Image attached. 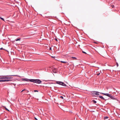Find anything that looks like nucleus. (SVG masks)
Returning a JSON list of instances; mask_svg holds the SVG:
<instances>
[{
  "instance_id": "nucleus-30",
  "label": "nucleus",
  "mask_w": 120,
  "mask_h": 120,
  "mask_svg": "<svg viewBox=\"0 0 120 120\" xmlns=\"http://www.w3.org/2000/svg\"><path fill=\"white\" fill-rule=\"evenodd\" d=\"M100 74V73H98V74H97V75H98Z\"/></svg>"
},
{
  "instance_id": "nucleus-19",
  "label": "nucleus",
  "mask_w": 120,
  "mask_h": 120,
  "mask_svg": "<svg viewBox=\"0 0 120 120\" xmlns=\"http://www.w3.org/2000/svg\"><path fill=\"white\" fill-rule=\"evenodd\" d=\"M5 80L6 81V82H8L9 81H11V80Z\"/></svg>"
},
{
  "instance_id": "nucleus-17",
  "label": "nucleus",
  "mask_w": 120,
  "mask_h": 120,
  "mask_svg": "<svg viewBox=\"0 0 120 120\" xmlns=\"http://www.w3.org/2000/svg\"><path fill=\"white\" fill-rule=\"evenodd\" d=\"M108 118V117L107 116H105L104 117V119H107Z\"/></svg>"
},
{
  "instance_id": "nucleus-8",
  "label": "nucleus",
  "mask_w": 120,
  "mask_h": 120,
  "mask_svg": "<svg viewBox=\"0 0 120 120\" xmlns=\"http://www.w3.org/2000/svg\"><path fill=\"white\" fill-rule=\"evenodd\" d=\"M57 71V70L56 68H54L52 70V71L54 73H56Z\"/></svg>"
},
{
  "instance_id": "nucleus-31",
  "label": "nucleus",
  "mask_w": 120,
  "mask_h": 120,
  "mask_svg": "<svg viewBox=\"0 0 120 120\" xmlns=\"http://www.w3.org/2000/svg\"><path fill=\"white\" fill-rule=\"evenodd\" d=\"M55 40H56V41H57V39L56 38V39H55Z\"/></svg>"
},
{
  "instance_id": "nucleus-9",
  "label": "nucleus",
  "mask_w": 120,
  "mask_h": 120,
  "mask_svg": "<svg viewBox=\"0 0 120 120\" xmlns=\"http://www.w3.org/2000/svg\"><path fill=\"white\" fill-rule=\"evenodd\" d=\"M21 39L20 38H19L15 40V41H20Z\"/></svg>"
},
{
  "instance_id": "nucleus-6",
  "label": "nucleus",
  "mask_w": 120,
  "mask_h": 120,
  "mask_svg": "<svg viewBox=\"0 0 120 120\" xmlns=\"http://www.w3.org/2000/svg\"><path fill=\"white\" fill-rule=\"evenodd\" d=\"M22 81H25L27 82L29 81V79L27 78H22L21 80Z\"/></svg>"
},
{
  "instance_id": "nucleus-3",
  "label": "nucleus",
  "mask_w": 120,
  "mask_h": 120,
  "mask_svg": "<svg viewBox=\"0 0 120 120\" xmlns=\"http://www.w3.org/2000/svg\"><path fill=\"white\" fill-rule=\"evenodd\" d=\"M41 81L38 79H36L35 82L38 84H40L41 83Z\"/></svg>"
},
{
  "instance_id": "nucleus-18",
  "label": "nucleus",
  "mask_w": 120,
  "mask_h": 120,
  "mask_svg": "<svg viewBox=\"0 0 120 120\" xmlns=\"http://www.w3.org/2000/svg\"><path fill=\"white\" fill-rule=\"evenodd\" d=\"M0 19L4 21V19H3V18H2V17H0Z\"/></svg>"
},
{
  "instance_id": "nucleus-10",
  "label": "nucleus",
  "mask_w": 120,
  "mask_h": 120,
  "mask_svg": "<svg viewBox=\"0 0 120 120\" xmlns=\"http://www.w3.org/2000/svg\"><path fill=\"white\" fill-rule=\"evenodd\" d=\"M99 97L101 99H102L103 100H105V98L102 96H99Z\"/></svg>"
},
{
  "instance_id": "nucleus-4",
  "label": "nucleus",
  "mask_w": 120,
  "mask_h": 120,
  "mask_svg": "<svg viewBox=\"0 0 120 120\" xmlns=\"http://www.w3.org/2000/svg\"><path fill=\"white\" fill-rule=\"evenodd\" d=\"M92 93L93 94H95L96 95H99V93H100L98 91H94L92 92Z\"/></svg>"
},
{
  "instance_id": "nucleus-34",
  "label": "nucleus",
  "mask_w": 120,
  "mask_h": 120,
  "mask_svg": "<svg viewBox=\"0 0 120 120\" xmlns=\"http://www.w3.org/2000/svg\"><path fill=\"white\" fill-rule=\"evenodd\" d=\"M27 92H29V91H27Z\"/></svg>"
},
{
  "instance_id": "nucleus-5",
  "label": "nucleus",
  "mask_w": 120,
  "mask_h": 120,
  "mask_svg": "<svg viewBox=\"0 0 120 120\" xmlns=\"http://www.w3.org/2000/svg\"><path fill=\"white\" fill-rule=\"evenodd\" d=\"M5 79H10L12 78L10 76H8V75L5 76Z\"/></svg>"
},
{
  "instance_id": "nucleus-25",
  "label": "nucleus",
  "mask_w": 120,
  "mask_h": 120,
  "mask_svg": "<svg viewBox=\"0 0 120 120\" xmlns=\"http://www.w3.org/2000/svg\"><path fill=\"white\" fill-rule=\"evenodd\" d=\"M51 57H52V58H55V56H52Z\"/></svg>"
},
{
  "instance_id": "nucleus-22",
  "label": "nucleus",
  "mask_w": 120,
  "mask_h": 120,
  "mask_svg": "<svg viewBox=\"0 0 120 120\" xmlns=\"http://www.w3.org/2000/svg\"><path fill=\"white\" fill-rule=\"evenodd\" d=\"M34 92H38V91L37 90H34Z\"/></svg>"
},
{
  "instance_id": "nucleus-33",
  "label": "nucleus",
  "mask_w": 120,
  "mask_h": 120,
  "mask_svg": "<svg viewBox=\"0 0 120 120\" xmlns=\"http://www.w3.org/2000/svg\"><path fill=\"white\" fill-rule=\"evenodd\" d=\"M11 76H15V75H12Z\"/></svg>"
},
{
  "instance_id": "nucleus-13",
  "label": "nucleus",
  "mask_w": 120,
  "mask_h": 120,
  "mask_svg": "<svg viewBox=\"0 0 120 120\" xmlns=\"http://www.w3.org/2000/svg\"><path fill=\"white\" fill-rule=\"evenodd\" d=\"M5 80H0V82H6Z\"/></svg>"
},
{
  "instance_id": "nucleus-1",
  "label": "nucleus",
  "mask_w": 120,
  "mask_h": 120,
  "mask_svg": "<svg viewBox=\"0 0 120 120\" xmlns=\"http://www.w3.org/2000/svg\"><path fill=\"white\" fill-rule=\"evenodd\" d=\"M101 93L105 95L106 96H108L109 97H110L112 99H114V98L111 95V94H109L108 93Z\"/></svg>"
},
{
  "instance_id": "nucleus-11",
  "label": "nucleus",
  "mask_w": 120,
  "mask_h": 120,
  "mask_svg": "<svg viewBox=\"0 0 120 120\" xmlns=\"http://www.w3.org/2000/svg\"><path fill=\"white\" fill-rule=\"evenodd\" d=\"M0 79H5V76L1 77H0Z\"/></svg>"
},
{
  "instance_id": "nucleus-12",
  "label": "nucleus",
  "mask_w": 120,
  "mask_h": 120,
  "mask_svg": "<svg viewBox=\"0 0 120 120\" xmlns=\"http://www.w3.org/2000/svg\"><path fill=\"white\" fill-rule=\"evenodd\" d=\"M71 58L72 59H73L74 60H77V58H76L75 57H72Z\"/></svg>"
},
{
  "instance_id": "nucleus-27",
  "label": "nucleus",
  "mask_w": 120,
  "mask_h": 120,
  "mask_svg": "<svg viewBox=\"0 0 120 120\" xmlns=\"http://www.w3.org/2000/svg\"><path fill=\"white\" fill-rule=\"evenodd\" d=\"M51 47L50 48H49V50H51Z\"/></svg>"
},
{
  "instance_id": "nucleus-28",
  "label": "nucleus",
  "mask_w": 120,
  "mask_h": 120,
  "mask_svg": "<svg viewBox=\"0 0 120 120\" xmlns=\"http://www.w3.org/2000/svg\"><path fill=\"white\" fill-rule=\"evenodd\" d=\"M34 118L36 120H38L37 119L36 117H34Z\"/></svg>"
},
{
  "instance_id": "nucleus-16",
  "label": "nucleus",
  "mask_w": 120,
  "mask_h": 120,
  "mask_svg": "<svg viewBox=\"0 0 120 120\" xmlns=\"http://www.w3.org/2000/svg\"><path fill=\"white\" fill-rule=\"evenodd\" d=\"M92 101L94 103H96V101L94 100H92Z\"/></svg>"
},
{
  "instance_id": "nucleus-32",
  "label": "nucleus",
  "mask_w": 120,
  "mask_h": 120,
  "mask_svg": "<svg viewBox=\"0 0 120 120\" xmlns=\"http://www.w3.org/2000/svg\"><path fill=\"white\" fill-rule=\"evenodd\" d=\"M117 67H118V64L117 63Z\"/></svg>"
},
{
  "instance_id": "nucleus-23",
  "label": "nucleus",
  "mask_w": 120,
  "mask_h": 120,
  "mask_svg": "<svg viewBox=\"0 0 120 120\" xmlns=\"http://www.w3.org/2000/svg\"><path fill=\"white\" fill-rule=\"evenodd\" d=\"M82 52L86 54V53L84 51H82Z\"/></svg>"
},
{
  "instance_id": "nucleus-21",
  "label": "nucleus",
  "mask_w": 120,
  "mask_h": 120,
  "mask_svg": "<svg viewBox=\"0 0 120 120\" xmlns=\"http://www.w3.org/2000/svg\"><path fill=\"white\" fill-rule=\"evenodd\" d=\"M60 98H61V99H64L63 97L62 96H61L60 97Z\"/></svg>"
},
{
  "instance_id": "nucleus-26",
  "label": "nucleus",
  "mask_w": 120,
  "mask_h": 120,
  "mask_svg": "<svg viewBox=\"0 0 120 120\" xmlns=\"http://www.w3.org/2000/svg\"><path fill=\"white\" fill-rule=\"evenodd\" d=\"M13 85H15V84H14V83H13Z\"/></svg>"
},
{
  "instance_id": "nucleus-29",
  "label": "nucleus",
  "mask_w": 120,
  "mask_h": 120,
  "mask_svg": "<svg viewBox=\"0 0 120 120\" xmlns=\"http://www.w3.org/2000/svg\"><path fill=\"white\" fill-rule=\"evenodd\" d=\"M2 49H3V48H0V50H2Z\"/></svg>"
},
{
  "instance_id": "nucleus-15",
  "label": "nucleus",
  "mask_w": 120,
  "mask_h": 120,
  "mask_svg": "<svg viewBox=\"0 0 120 120\" xmlns=\"http://www.w3.org/2000/svg\"><path fill=\"white\" fill-rule=\"evenodd\" d=\"M61 62L64 63H67L66 62L64 61H61Z\"/></svg>"
},
{
  "instance_id": "nucleus-20",
  "label": "nucleus",
  "mask_w": 120,
  "mask_h": 120,
  "mask_svg": "<svg viewBox=\"0 0 120 120\" xmlns=\"http://www.w3.org/2000/svg\"><path fill=\"white\" fill-rule=\"evenodd\" d=\"M25 89H24L23 90H22L21 91V93L23 91H25Z\"/></svg>"
},
{
  "instance_id": "nucleus-14",
  "label": "nucleus",
  "mask_w": 120,
  "mask_h": 120,
  "mask_svg": "<svg viewBox=\"0 0 120 120\" xmlns=\"http://www.w3.org/2000/svg\"><path fill=\"white\" fill-rule=\"evenodd\" d=\"M3 107H4V108L5 109L7 110V111H9V110H8V109L6 108L5 107V106H3Z\"/></svg>"
},
{
  "instance_id": "nucleus-35",
  "label": "nucleus",
  "mask_w": 120,
  "mask_h": 120,
  "mask_svg": "<svg viewBox=\"0 0 120 120\" xmlns=\"http://www.w3.org/2000/svg\"><path fill=\"white\" fill-rule=\"evenodd\" d=\"M95 43H97L96 42H95Z\"/></svg>"
},
{
  "instance_id": "nucleus-24",
  "label": "nucleus",
  "mask_w": 120,
  "mask_h": 120,
  "mask_svg": "<svg viewBox=\"0 0 120 120\" xmlns=\"http://www.w3.org/2000/svg\"><path fill=\"white\" fill-rule=\"evenodd\" d=\"M111 7H112V8H113L114 7V5H112Z\"/></svg>"
},
{
  "instance_id": "nucleus-2",
  "label": "nucleus",
  "mask_w": 120,
  "mask_h": 120,
  "mask_svg": "<svg viewBox=\"0 0 120 120\" xmlns=\"http://www.w3.org/2000/svg\"><path fill=\"white\" fill-rule=\"evenodd\" d=\"M56 83L57 84H59L60 85H62L64 86H66V84H65L63 82H61L57 81L56 82Z\"/></svg>"
},
{
  "instance_id": "nucleus-7",
  "label": "nucleus",
  "mask_w": 120,
  "mask_h": 120,
  "mask_svg": "<svg viewBox=\"0 0 120 120\" xmlns=\"http://www.w3.org/2000/svg\"><path fill=\"white\" fill-rule=\"evenodd\" d=\"M36 79H29V81L33 82L34 83L35 82Z\"/></svg>"
}]
</instances>
